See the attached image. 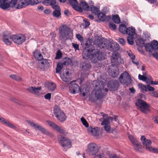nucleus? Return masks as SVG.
I'll return each mask as SVG.
<instances>
[{
  "label": "nucleus",
  "mask_w": 158,
  "mask_h": 158,
  "mask_svg": "<svg viewBox=\"0 0 158 158\" xmlns=\"http://www.w3.org/2000/svg\"><path fill=\"white\" fill-rule=\"evenodd\" d=\"M92 43L91 40L88 39L85 44H81L84 48L82 53L83 58L86 60L89 59L91 62L94 63H96L99 61L105 59L104 53L100 51L99 49L95 48V47H92L87 49Z\"/></svg>",
  "instance_id": "obj_1"
},
{
  "label": "nucleus",
  "mask_w": 158,
  "mask_h": 158,
  "mask_svg": "<svg viewBox=\"0 0 158 158\" xmlns=\"http://www.w3.org/2000/svg\"><path fill=\"white\" fill-rule=\"evenodd\" d=\"M60 34L59 40L64 41L67 39H70L73 36L70 29L66 25H62L59 29Z\"/></svg>",
  "instance_id": "obj_2"
},
{
  "label": "nucleus",
  "mask_w": 158,
  "mask_h": 158,
  "mask_svg": "<svg viewBox=\"0 0 158 158\" xmlns=\"http://www.w3.org/2000/svg\"><path fill=\"white\" fill-rule=\"evenodd\" d=\"M135 104L139 109L144 113L147 114L148 112L150 111L149 104L141 99H138L137 102Z\"/></svg>",
  "instance_id": "obj_3"
},
{
  "label": "nucleus",
  "mask_w": 158,
  "mask_h": 158,
  "mask_svg": "<svg viewBox=\"0 0 158 158\" xmlns=\"http://www.w3.org/2000/svg\"><path fill=\"white\" fill-rule=\"evenodd\" d=\"M58 139L59 144L64 149L70 148L71 146V142L67 138L58 135Z\"/></svg>",
  "instance_id": "obj_4"
},
{
  "label": "nucleus",
  "mask_w": 158,
  "mask_h": 158,
  "mask_svg": "<svg viewBox=\"0 0 158 158\" xmlns=\"http://www.w3.org/2000/svg\"><path fill=\"white\" fill-rule=\"evenodd\" d=\"M86 151L89 155L94 156L98 152L99 150L96 143H91L88 144Z\"/></svg>",
  "instance_id": "obj_5"
},
{
  "label": "nucleus",
  "mask_w": 158,
  "mask_h": 158,
  "mask_svg": "<svg viewBox=\"0 0 158 158\" xmlns=\"http://www.w3.org/2000/svg\"><path fill=\"white\" fill-rule=\"evenodd\" d=\"M2 40L6 45H10L13 41V35L7 31H4L2 33Z\"/></svg>",
  "instance_id": "obj_6"
},
{
  "label": "nucleus",
  "mask_w": 158,
  "mask_h": 158,
  "mask_svg": "<svg viewBox=\"0 0 158 158\" xmlns=\"http://www.w3.org/2000/svg\"><path fill=\"white\" fill-rule=\"evenodd\" d=\"M107 71L110 75L114 77H116L119 73L117 66L114 64L109 66Z\"/></svg>",
  "instance_id": "obj_7"
},
{
  "label": "nucleus",
  "mask_w": 158,
  "mask_h": 158,
  "mask_svg": "<svg viewBox=\"0 0 158 158\" xmlns=\"http://www.w3.org/2000/svg\"><path fill=\"white\" fill-rule=\"evenodd\" d=\"M144 46L146 50L150 52H152L158 49V42L156 40L152 41L151 44H146Z\"/></svg>",
  "instance_id": "obj_8"
},
{
  "label": "nucleus",
  "mask_w": 158,
  "mask_h": 158,
  "mask_svg": "<svg viewBox=\"0 0 158 158\" xmlns=\"http://www.w3.org/2000/svg\"><path fill=\"white\" fill-rule=\"evenodd\" d=\"M111 60L112 63H114L116 65L124 62L123 60L121 59L119 54L116 52H114L112 54Z\"/></svg>",
  "instance_id": "obj_9"
},
{
  "label": "nucleus",
  "mask_w": 158,
  "mask_h": 158,
  "mask_svg": "<svg viewBox=\"0 0 158 158\" xmlns=\"http://www.w3.org/2000/svg\"><path fill=\"white\" fill-rule=\"evenodd\" d=\"M13 42L15 44H20L24 42L25 40V37L24 35L19 34L16 35H13Z\"/></svg>",
  "instance_id": "obj_10"
},
{
  "label": "nucleus",
  "mask_w": 158,
  "mask_h": 158,
  "mask_svg": "<svg viewBox=\"0 0 158 158\" xmlns=\"http://www.w3.org/2000/svg\"><path fill=\"white\" fill-rule=\"evenodd\" d=\"M94 90L95 91V95L96 99H93L92 98H90V99L92 101H95L97 99H102L104 95L102 93V91L101 89L100 88L98 85H96L95 88L94 89Z\"/></svg>",
  "instance_id": "obj_11"
},
{
  "label": "nucleus",
  "mask_w": 158,
  "mask_h": 158,
  "mask_svg": "<svg viewBox=\"0 0 158 158\" xmlns=\"http://www.w3.org/2000/svg\"><path fill=\"white\" fill-rule=\"evenodd\" d=\"M129 139L132 143L135 150L139 151L141 148V145L136 138L132 135H129Z\"/></svg>",
  "instance_id": "obj_12"
},
{
  "label": "nucleus",
  "mask_w": 158,
  "mask_h": 158,
  "mask_svg": "<svg viewBox=\"0 0 158 158\" xmlns=\"http://www.w3.org/2000/svg\"><path fill=\"white\" fill-rule=\"evenodd\" d=\"M47 122L49 125L59 133L64 135H66L67 133L65 131L64 129L58 126L54 123L50 121H47Z\"/></svg>",
  "instance_id": "obj_13"
},
{
  "label": "nucleus",
  "mask_w": 158,
  "mask_h": 158,
  "mask_svg": "<svg viewBox=\"0 0 158 158\" xmlns=\"http://www.w3.org/2000/svg\"><path fill=\"white\" fill-rule=\"evenodd\" d=\"M27 123L29 124L31 127H34L35 128H37L42 132L44 134L47 135H49L50 134L48 130L45 129L41 126H40L37 124L33 122L30 120L27 121Z\"/></svg>",
  "instance_id": "obj_14"
},
{
  "label": "nucleus",
  "mask_w": 158,
  "mask_h": 158,
  "mask_svg": "<svg viewBox=\"0 0 158 158\" xmlns=\"http://www.w3.org/2000/svg\"><path fill=\"white\" fill-rule=\"evenodd\" d=\"M119 80L122 84L127 85L128 84V73L126 71L124 72L119 77Z\"/></svg>",
  "instance_id": "obj_15"
},
{
  "label": "nucleus",
  "mask_w": 158,
  "mask_h": 158,
  "mask_svg": "<svg viewBox=\"0 0 158 158\" xmlns=\"http://www.w3.org/2000/svg\"><path fill=\"white\" fill-rule=\"evenodd\" d=\"M87 131L89 134L94 136H98L101 134L100 128L97 127H93L90 126L88 127Z\"/></svg>",
  "instance_id": "obj_16"
},
{
  "label": "nucleus",
  "mask_w": 158,
  "mask_h": 158,
  "mask_svg": "<svg viewBox=\"0 0 158 158\" xmlns=\"http://www.w3.org/2000/svg\"><path fill=\"white\" fill-rule=\"evenodd\" d=\"M76 81H73L70 82V85L69 86V90L71 93L75 94L80 89L79 85L77 84L74 83Z\"/></svg>",
  "instance_id": "obj_17"
},
{
  "label": "nucleus",
  "mask_w": 158,
  "mask_h": 158,
  "mask_svg": "<svg viewBox=\"0 0 158 158\" xmlns=\"http://www.w3.org/2000/svg\"><path fill=\"white\" fill-rule=\"evenodd\" d=\"M141 140L144 146V148L147 150L148 151L150 148L152 147L151 146L152 143L151 141L149 139H146L145 137L143 135L141 136Z\"/></svg>",
  "instance_id": "obj_18"
},
{
  "label": "nucleus",
  "mask_w": 158,
  "mask_h": 158,
  "mask_svg": "<svg viewBox=\"0 0 158 158\" xmlns=\"http://www.w3.org/2000/svg\"><path fill=\"white\" fill-rule=\"evenodd\" d=\"M49 65V63L47 59H42L41 61L38 63V68L40 70L47 69Z\"/></svg>",
  "instance_id": "obj_19"
},
{
  "label": "nucleus",
  "mask_w": 158,
  "mask_h": 158,
  "mask_svg": "<svg viewBox=\"0 0 158 158\" xmlns=\"http://www.w3.org/2000/svg\"><path fill=\"white\" fill-rule=\"evenodd\" d=\"M135 27H129V44L133 45L134 43V36L135 35Z\"/></svg>",
  "instance_id": "obj_20"
},
{
  "label": "nucleus",
  "mask_w": 158,
  "mask_h": 158,
  "mask_svg": "<svg viewBox=\"0 0 158 158\" xmlns=\"http://www.w3.org/2000/svg\"><path fill=\"white\" fill-rule=\"evenodd\" d=\"M41 88V86L37 87L31 86L27 88V89L29 92L32 94L39 95Z\"/></svg>",
  "instance_id": "obj_21"
},
{
  "label": "nucleus",
  "mask_w": 158,
  "mask_h": 158,
  "mask_svg": "<svg viewBox=\"0 0 158 158\" xmlns=\"http://www.w3.org/2000/svg\"><path fill=\"white\" fill-rule=\"evenodd\" d=\"M119 86V83L117 81H113L109 82L108 87L110 90H117Z\"/></svg>",
  "instance_id": "obj_22"
},
{
  "label": "nucleus",
  "mask_w": 158,
  "mask_h": 158,
  "mask_svg": "<svg viewBox=\"0 0 158 158\" xmlns=\"http://www.w3.org/2000/svg\"><path fill=\"white\" fill-rule=\"evenodd\" d=\"M69 2L72 7L75 10L80 12L82 11V9L78 6V3L77 0H69Z\"/></svg>",
  "instance_id": "obj_23"
},
{
  "label": "nucleus",
  "mask_w": 158,
  "mask_h": 158,
  "mask_svg": "<svg viewBox=\"0 0 158 158\" xmlns=\"http://www.w3.org/2000/svg\"><path fill=\"white\" fill-rule=\"evenodd\" d=\"M0 3V7L3 10L6 9L10 7V1L9 0H1Z\"/></svg>",
  "instance_id": "obj_24"
},
{
  "label": "nucleus",
  "mask_w": 158,
  "mask_h": 158,
  "mask_svg": "<svg viewBox=\"0 0 158 158\" xmlns=\"http://www.w3.org/2000/svg\"><path fill=\"white\" fill-rule=\"evenodd\" d=\"M119 48V44L116 42H110L108 45V48L110 51H116Z\"/></svg>",
  "instance_id": "obj_25"
},
{
  "label": "nucleus",
  "mask_w": 158,
  "mask_h": 158,
  "mask_svg": "<svg viewBox=\"0 0 158 158\" xmlns=\"http://www.w3.org/2000/svg\"><path fill=\"white\" fill-rule=\"evenodd\" d=\"M79 6L80 7L82 10V11L81 12H83V10L87 11L90 10L89 6L84 0H81Z\"/></svg>",
  "instance_id": "obj_26"
},
{
  "label": "nucleus",
  "mask_w": 158,
  "mask_h": 158,
  "mask_svg": "<svg viewBox=\"0 0 158 158\" xmlns=\"http://www.w3.org/2000/svg\"><path fill=\"white\" fill-rule=\"evenodd\" d=\"M0 122L2 123L3 124H5L11 128L15 129L16 128L15 126L13 124L1 116H0Z\"/></svg>",
  "instance_id": "obj_27"
},
{
  "label": "nucleus",
  "mask_w": 158,
  "mask_h": 158,
  "mask_svg": "<svg viewBox=\"0 0 158 158\" xmlns=\"http://www.w3.org/2000/svg\"><path fill=\"white\" fill-rule=\"evenodd\" d=\"M53 8L55 9L52 13L53 16L56 18L59 17L61 15L60 11V7L57 5H55L54 6Z\"/></svg>",
  "instance_id": "obj_28"
},
{
  "label": "nucleus",
  "mask_w": 158,
  "mask_h": 158,
  "mask_svg": "<svg viewBox=\"0 0 158 158\" xmlns=\"http://www.w3.org/2000/svg\"><path fill=\"white\" fill-rule=\"evenodd\" d=\"M89 5L90 8V11L92 13L97 15L100 11L99 8L94 6V4L92 1L90 2Z\"/></svg>",
  "instance_id": "obj_29"
},
{
  "label": "nucleus",
  "mask_w": 158,
  "mask_h": 158,
  "mask_svg": "<svg viewBox=\"0 0 158 158\" xmlns=\"http://www.w3.org/2000/svg\"><path fill=\"white\" fill-rule=\"evenodd\" d=\"M33 55L35 58L38 60H41L43 58V56L40 51L36 49L34 52Z\"/></svg>",
  "instance_id": "obj_30"
},
{
  "label": "nucleus",
  "mask_w": 158,
  "mask_h": 158,
  "mask_svg": "<svg viewBox=\"0 0 158 158\" xmlns=\"http://www.w3.org/2000/svg\"><path fill=\"white\" fill-rule=\"evenodd\" d=\"M56 117L60 122H63L66 119V116L63 111L58 114Z\"/></svg>",
  "instance_id": "obj_31"
},
{
  "label": "nucleus",
  "mask_w": 158,
  "mask_h": 158,
  "mask_svg": "<svg viewBox=\"0 0 158 158\" xmlns=\"http://www.w3.org/2000/svg\"><path fill=\"white\" fill-rule=\"evenodd\" d=\"M128 28H127L126 25L123 24H121L119 27V31L121 33L123 34H127V30Z\"/></svg>",
  "instance_id": "obj_32"
},
{
  "label": "nucleus",
  "mask_w": 158,
  "mask_h": 158,
  "mask_svg": "<svg viewBox=\"0 0 158 158\" xmlns=\"http://www.w3.org/2000/svg\"><path fill=\"white\" fill-rule=\"evenodd\" d=\"M96 46H98L100 48H104L106 46L105 42L103 40L100 39L97 40V42H95Z\"/></svg>",
  "instance_id": "obj_33"
},
{
  "label": "nucleus",
  "mask_w": 158,
  "mask_h": 158,
  "mask_svg": "<svg viewBox=\"0 0 158 158\" xmlns=\"http://www.w3.org/2000/svg\"><path fill=\"white\" fill-rule=\"evenodd\" d=\"M97 15H98V18L100 20L103 21H104L106 20L108 18H110L109 17H107L105 14L101 12H99L97 14Z\"/></svg>",
  "instance_id": "obj_34"
},
{
  "label": "nucleus",
  "mask_w": 158,
  "mask_h": 158,
  "mask_svg": "<svg viewBox=\"0 0 158 158\" xmlns=\"http://www.w3.org/2000/svg\"><path fill=\"white\" fill-rule=\"evenodd\" d=\"M82 69L84 71L89 70L91 68V65L89 62H83L81 64Z\"/></svg>",
  "instance_id": "obj_35"
},
{
  "label": "nucleus",
  "mask_w": 158,
  "mask_h": 158,
  "mask_svg": "<svg viewBox=\"0 0 158 158\" xmlns=\"http://www.w3.org/2000/svg\"><path fill=\"white\" fill-rule=\"evenodd\" d=\"M62 111L60 109V107L57 105L55 106L53 108V113L56 117Z\"/></svg>",
  "instance_id": "obj_36"
},
{
  "label": "nucleus",
  "mask_w": 158,
  "mask_h": 158,
  "mask_svg": "<svg viewBox=\"0 0 158 158\" xmlns=\"http://www.w3.org/2000/svg\"><path fill=\"white\" fill-rule=\"evenodd\" d=\"M145 40L141 39V38H139L135 41L136 45L140 47H142L144 44Z\"/></svg>",
  "instance_id": "obj_37"
},
{
  "label": "nucleus",
  "mask_w": 158,
  "mask_h": 158,
  "mask_svg": "<svg viewBox=\"0 0 158 158\" xmlns=\"http://www.w3.org/2000/svg\"><path fill=\"white\" fill-rule=\"evenodd\" d=\"M18 5L16 7L17 9H19L28 6V4L26 3H24L20 0H19Z\"/></svg>",
  "instance_id": "obj_38"
},
{
  "label": "nucleus",
  "mask_w": 158,
  "mask_h": 158,
  "mask_svg": "<svg viewBox=\"0 0 158 158\" xmlns=\"http://www.w3.org/2000/svg\"><path fill=\"white\" fill-rule=\"evenodd\" d=\"M129 56L130 57L132 60V62L133 64H135L136 65H139V63L135 60V55L132 53L131 52L129 51Z\"/></svg>",
  "instance_id": "obj_39"
},
{
  "label": "nucleus",
  "mask_w": 158,
  "mask_h": 158,
  "mask_svg": "<svg viewBox=\"0 0 158 158\" xmlns=\"http://www.w3.org/2000/svg\"><path fill=\"white\" fill-rule=\"evenodd\" d=\"M63 63H62L64 65H68L71 64L72 63V60L71 59L66 57L63 59Z\"/></svg>",
  "instance_id": "obj_40"
},
{
  "label": "nucleus",
  "mask_w": 158,
  "mask_h": 158,
  "mask_svg": "<svg viewBox=\"0 0 158 158\" xmlns=\"http://www.w3.org/2000/svg\"><path fill=\"white\" fill-rule=\"evenodd\" d=\"M112 20L113 22L117 24H118L120 23V19L119 15L117 14L113 16Z\"/></svg>",
  "instance_id": "obj_41"
},
{
  "label": "nucleus",
  "mask_w": 158,
  "mask_h": 158,
  "mask_svg": "<svg viewBox=\"0 0 158 158\" xmlns=\"http://www.w3.org/2000/svg\"><path fill=\"white\" fill-rule=\"evenodd\" d=\"M138 85L142 92L144 93L147 91V86L144 85L140 83H139L138 84Z\"/></svg>",
  "instance_id": "obj_42"
},
{
  "label": "nucleus",
  "mask_w": 158,
  "mask_h": 158,
  "mask_svg": "<svg viewBox=\"0 0 158 158\" xmlns=\"http://www.w3.org/2000/svg\"><path fill=\"white\" fill-rule=\"evenodd\" d=\"M63 65H64L62 63L59 62L58 63L56 68V73H59L60 71L63 68Z\"/></svg>",
  "instance_id": "obj_43"
},
{
  "label": "nucleus",
  "mask_w": 158,
  "mask_h": 158,
  "mask_svg": "<svg viewBox=\"0 0 158 158\" xmlns=\"http://www.w3.org/2000/svg\"><path fill=\"white\" fill-rule=\"evenodd\" d=\"M61 78L65 82H69L71 79L70 76L64 75H63L61 77Z\"/></svg>",
  "instance_id": "obj_44"
},
{
  "label": "nucleus",
  "mask_w": 158,
  "mask_h": 158,
  "mask_svg": "<svg viewBox=\"0 0 158 158\" xmlns=\"http://www.w3.org/2000/svg\"><path fill=\"white\" fill-rule=\"evenodd\" d=\"M56 87V85L53 82H50L49 84L48 88L52 91H54Z\"/></svg>",
  "instance_id": "obj_45"
},
{
  "label": "nucleus",
  "mask_w": 158,
  "mask_h": 158,
  "mask_svg": "<svg viewBox=\"0 0 158 158\" xmlns=\"http://www.w3.org/2000/svg\"><path fill=\"white\" fill-rule=\"evenodd\" d=\"M94 156V158H106L105 154L103 152L96 154Z\"/></svg>",
  "instance_id": "obj_46"
},
{
  "label": "nucleus",
  "mask_w": 158,
  "mask_h": 158,
  "mask_svg": "<svg viewBox=\"0 0 158 158\" xmlns=\"http://www.w3.org/2000/svg\"><path fill=\"white\" fill-rule=\"evenodd\" d=\"M18 1L19 0H11L10 1V7L12 8L15 7Z\"/></svg>",
  "instance_id": "obj_47"
},
{
  "label": "nucleus",
  "mask_w": 158,
  "mask_h": 158,
  "mask_svg": "<svg viewBox=\"0 0 158 158\" xmlns=\"http://www.w3.org/2000/svg\"><path fill=\"white\" fill-rule=\"evenodd\" d=\"M9 76L11 78L16 81H19L21 79L20 76L15 75H10Z\"/></svg>",
  "instance_id": "obj_48"
},
{
  "label": "nucleus",
  "mask_w": 158,
  "mask_h": 158,
  "mask_svg": "<svg viewBox=\"0 0 158 158\" xmlns=\"http://www.w3.org/2000/svg\"><path fill=\"white\" fill-rule=\"evenodd\" d=\"M81 121L83 124L86 127H89V124L87 123L86 120L83 117H82L81 118Z\"/></svg>",
  "instance_id": "obj_49"
},
{
  "label": "nucleus",
  "mask_w": 158,
  "mask_h": 158,
  "mask_svg": "<svg viewBox=\"0 0 158 158\" xmlns=\"http://www.w3.org/2000/svg\"><path fill=\"white\" fill-rule=\"evenodd\" d=\"M38 0H29L28 4H30V5H34L39 3Z\"/></svg>",
  "instance_id": "obj_50"
},
{
  "label": "nucleus",
  "mask_w": 158,
  "mask_h": 158,
  "mask_svg": "<svg viewBox=\"0 0 158 158\" xmlns=\"http://www.w3.org/2000/svg\"><path fill=\"white\" fill-rule=\"evenodd\" d=\"M109 26L110 29L113 30H115L116 29V25L112 22L109 23Z\"/></svg>",
  "instance_id": "obj_51"
},
{
  "label": "nucleus",
  "mask_w": 158,
  "mask_h": 158,
  "mask_svg": "<svg viewBox=\"0 0 158 158\" xmlns=\"http://www.w3.org/2000/svg\"><path fill=\"white\" fill-rule=\"evenodd\" d=\"M110 122L107 118H104L103 121L102 122L101 124L102 125H107L110 124Z\"/></svg>",
  "instance_id": "obj_52"
},
{
  "label": "nucleus",
  "mask_w": 158,
  "mask_h": 158,
  "mask_svg": "<svg viewBox=\"0 0 158 158\" xmlns=\"http://www.w3.org/2000/svg\"><path fill=\"white\" fill-rule=\"evenodd\" d=\"M150 152L158 154V148H155L151 147L148 150Z\"/></svg>",
  "instance_id": "obj_53"
},
{
  "label": "nucleus",
  "mask_w": 158,
  "mask_h": 158,
  "mask_svg": "<svg viewBox=\"0 0 158 158\" xmlns=\"http://www.w3.org/2000/svg\"><path fill=\"white\" fill-rule=\"evenodd\" d=\"M138 79L140 80L143 81H146L147 79V77L145 76L144 75H142L139 74L138 75Z\"/></svg>",
  "instance_id": "obj_54"
},
{
  "label": "nucleus",
  "mask_w": 158,
  "mask_h": 158,
  "mask_svg": "<svg viewBox=\"0 0 158 158\" xmlns=\"http://www.w3.org/2000/svg\"><path fill=\"white\" fill-rule=\"evenodd\" d=\"M62 56V54L60 50H58L56 54V59H60Z\"/></svg>",
  "instance_id": "obj_55"
},
{
  "label": "nucleus",
  "mask_w": 158,
  "mask_h": 158,
  "mask_svg": "<svg viewBox=\"0 0 158 158\" xmlns=\"http://www.w3.org/2000/svg\"><path fill=\"white\" fill-rule=\"evenodd\" d=\"M72 45L74 48L75 51L79 50V45L78 44L76 43H73L72 44Z\"/></svg>",
  "instance_id": "obj_56"
},
{
  "label": "nucleus",
  "mask_w": 158,
  "mask_h": 158,
  "mask_svg": "<svg viewBox=\"0 0 158 158\" xmlns=\"http://www.w3.org/2000/svg\"><path fill=\"white\" fill-rule=\"evenodd\" d=\"M85 25V27H87L90 25V23L87 19H83Z\"/></svg>",
  "instance_id": "obj_57"
},
{
  "label": "nucleus",
  "mask_w": 158,
  "mask_h": 158,
  "mask_svg": "<svg viewBox=\"0 0 158 158\" xmlns=\"http://www.w3.org/2000/svg\"><path fill=\"white\" fill-rule=\"evenodd\" d=\"M151 95L155 97L158 98V92L157 91H154L150 93Z\"/></svg>",
  "instance_id": "obj_58"
},
{
  "label": "nucleus",
  "mask_w": 158,
  "mask_h": 158,
  "mask_svg": "<svg viewBox=\"0 0 158 158\" xmlns=\"http://www.w3.org/2000/svg\"><path fill=\"white\" fill-rule=\"evenodd\" d=\"M146 88L147 89H148L149 91H153L154 90V88L149 85H147Z\"/></svg>",
  "instance_id": "obj_59"
},
{
  "label": "nucleus",
  "mask_w": 158,
  "mask_h": 158,
  "mask_svg": "<svg viewBox=\"0 0 158 158\" xmlns=\"http://www.w3.org/2000/svg\"><path fill=\"white\" fill-rule=\"evenodd\" d=\"M104 128L107 132H110V127L109 125H105Z\"/></svg>",
  "instance_id": "obj_60"
},
{
  "label": "nucleus",
  "mask_w": 158,
  "mask_h": 158,
  "mask_svg": "<svg viewBox=\"0 0 158 158\" xmlns=\"http://www.w3.org/2000/svg\"><path fill=\"white\" fill-rule=\"evenodd\" d=\"M51 94L48 93L44 96V98L46 99L50 100L51 98Z\"/></svg>",
  "instance_id": "obj_61"
},
{
  "label": "nucleus",
  "mask_w": 158,
  "mask_h": 158,
  "mask_svg": "<svg viewBox=\"0 0 158 158\" xmlns=\"http://www.w3.org/2000/svg\"><path fill=\"white\" fill-rule=\"evenodd\" d=\"M119 42L123 45H125V42L124 39L123 38H119Z\"/></svg>",
  "instance_id": "obj_62"
},
{
  "label": "nucleus",
  "mask_w": 158,
  "mask_h": 158,
  "mask_svg": "<svg viewBox=\"0 0 158 158\" xmlns=\"http://www.w3.org/2000/svg\"><path fill=\"white\" fill-rule=\"evenodd\" d=\"M76 37L80 41L83 40V39L81 35L80 34H77L76 35Z\"/></svg>",
  "instance_id": "obj_63"
},
{
  "label": "nucleus",
  "mask_w": 158,
  "mask_h": 158,
  "mask_svg": "<svg viewBox=\"0 0 158 158\" xmlns=\"http://www.w3.org/2000/svg\"><path fill=\"white\" fill-rule=\"evenodd\" d=\"M147 79L145 81L147 82V83L151 84V81H152L151 80V78L150 77H147Z\"/></svg>",
  "instance_id": "obj_64"
}]
</instances>
